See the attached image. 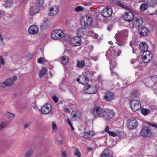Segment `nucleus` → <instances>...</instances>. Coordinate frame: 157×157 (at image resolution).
Listing matches in <instances>:
<instances>
[{
	"label": "nucleus",
	"mask_w": 157,
	"mask_h": 157,
	"mask_svg": "<svg viewBox=\"0 0 157 157\" xmlns=\"http://www.w3.org/2000/svg\"><path fill=\"white\" fill-rule=\"evenodd\" d=\"M139 96V93L137 91H135L132 92L131 97L132 98H137Z\"/></svg>",
	"instance_id": "nucleus-33"
},
{
	"label": "nucleus",
	"mask_w": 157,
	"mask_h": 157,
	"mask_svg": "<svg viewBox=\"0 0 157 157\" xmlns=\"http://www.w3.org/2000/svg\"><path fill=\"white\" fill-rule=\"evenodd\" d=\"M113 3L117 4L119 6L122 8L128 10H130V8L122 4L121 2L118 0H113Z\"/></svg>",
	"instance_id": "nucleus-24"
},
{
	"label": "nucleus",
	"mask_w": 157,
	"mask_h": 157,
	"mask_svg": "<svg viewBox=\"0 0 157 157\" xmlns=\"http://www.w3.org/2000/svg\"><path fill=\"white\" fill-rule=\"evenodd\" d=\"M71 126V128L72 130H74V128L73 127L72 125H71V126Z\"/></svg>",
	"instance_id": "nucleus-59"
},
{
	"label": "nucleus",
	"mask_w": 157,
	"mask_h": 157,
	"mask_svg": "<svg viewBox=\"0 0 157 157\" xmlns=\"http://www.w3.org/2000/svg\"><path fill=\"white\" fill-rule=\"evenodd\" d=\"M148 6V5L146 3H142L140 7V11L142 12H144L147 9Z\"/></svg>",
	"instance_id": "nucleus-29"
},
{
	"label": "nucleus",
	"mask_w": 157,
	"mask_h": 157,
	"mask_svg": "<svg viewBox=\"0 0 157 157\" xmlns=\"http://www.w3.org/2000/svg\"><path fill=\"white\" fill-rule=\"evenodd\" d=\"M6 86V85L5 82V81L4 82H0V89H2Z\"/></svg>",
	"instance_id": "nucleus-41"
},
{
	"label": "nucleus",
	"mask_w": 157,
	"mask_h": 157,
	"mask_svg": "<svg viewBox=\"0 0 157 157\" xmlns=\"http://www.w3.org/2000/svg\"><path fill=\"white\" fill-rule=\"evenodd\" d=\"M108 133H109L111 136L113 137H115L117 135V134L116 133L112 131H110Z\"/></svg>",
	"instance_id": "nucleus-45"
},
{
	"label": "nucleus",
	"mask_w": 157,
	"mask_h": 157,
	"mask_svg": "<svg viewBox=\"0 0 157 157\" xmlns=\"http://www.w3.org/2000/svg\"><path fill=\"white\" fill-rule=\"evenodd\" d=\"M81 40L80 37L75 36L70 40V43L72 46L76 47L80 46L81 44Z\"/></svg>",
	"instance_id": "nucleus-10"
},
{
	"label": "nucleus",
	"mask_w": 157,
	"mask_h": 157,
	"mask_svg": "<svg viewBox=\"0 0 157 157\" xmlns=\"http://www.w3.org/2000/svg\"><path fill=\"white\" fill-rule=\"evenodd\" d=\"M92 20L90 16L85 15L81 20V25L84 27H88L92 24Z\"/></svg>",
	"instance_id": "nucleus-3"
},
{
	"label": "nucleus",
	"mask_w": 157,
	"mask_h": 157,
	"mask_svg": "<svg viewBox=\"0 0 157 157\" xmlns=\"http://www.w3.org/2000/svg\"><path fill=\"white\" fill-rule=\"evenodd\" d=\"M46 59L44 57H41L39 58L37 60V62L39 63L44 64L46 61Z\"/></svg>",
	"instance_id": "nucleus-36"
},
{
	"label": "nucleus",
	"mask_w": 157,
	"mask_h": 157,
	"mask_svg": "<svg viewBox=\"0 0 157 157\" xmlns=\"http://www.w3.org/2000/svg\"><path fill=\"white\" fill-rule=\"evenodd\" d=\"M29 125H30L28 123H26L24 125V129H25L26 128H28L29 127Z\"/></svg>",
	"instance_id": "nucleus-52"
},
{
	"label": "nucleus",
	"mask_w": 157,
	"mask_h": 157,
	"mask_svg": "<svg viewBox=\"0 0 157 157\" xmlns=\"http://www.w3.org/2000/svg\"><path fill=\"white\" fill-rule=\"evenodd\" d=\"M101 15L104 17H108L111 16L112 14V9L111 7L104 8L101 13Z\"/></svg>",
	"instance_id": "nucleus-8"
},
{
	"label": "nucleus",
	"mask_w": 157,
	"mask_h": 157,
	"mask_svg": "<svg viewBox=\"0 0 157 157\" xmlns=\"http://www.w3.org/2000/svg\"><path fill=\"white\" fill-rule=\"evenodd\" d=\"M134 21L133 23V25L134 26L139 27L142 25L143 21L142 18L140 17H135L134 18Z\"/></svg>",
	"instance_id": "nucleus-16"
},
{
	"label": "nucleus",
	"mask_w": 157,
	"mask_h": 157,
	"mask_svg": "<svg viewBox=\"0 0 157 157\" xmlns=\"http://www.w3.org/2000/svg\"><path fill=\"white\" fill-rule=\"evenodd\" d=\"M59 143L60 144H63V141L61 140H59Z\"/></svg>",
	"instance_id": "nucleus-56"
},
{
	"label": "nucleus",
	"mask_w": 157,
	"mask_h": 157,
	"mask_svg": "<svg viewBox=\"0 0 157 157\" xmlns=\"http://www.w3.org/2000/svg\"><path fill=\"white\" fill-rule=\"evenodd\" d=\"M122 34L124 36H127L128 35V32L126 30H123Z\"/></svg>",
	"instance_id": "nucleus-43"
},
{
	"label": "nucleus",
	"mask_w": 157,
	"mask_h": 157,
	"mask_svg": "<svg viewBox=\"0 0 157 157\" xmlns=\"http://www.w3.org/2000/svg\"><path fill=\"white\" fill-rule=\"evenodd\" d=\"M88 77L87 75H82L77 78V81L79 83L85 85L88 82Z\"/></svg>",
	"instance_id": "nucleus-12"
},
{
	"label": "nucleus",
	"mask_w": 157,
	"mask_h": 157,
	"mask_svg": "<svg viewBox=\"0 0 157 157\" xmlns=\"http://www.w3.org/2000/svg\"><path fill=\"white\" fill-rule=\"evenodd\" d=\"M85 65L84 61H78L77 62V66L79 68H83Z\"/></svg>",
	"instance_id": "nucleus-32"
},
{
	"label": "nucleus",
	"mask_w": 157,
	"mask_h": 157,
	"mask_svg": "<svg viewBox=\"0 0 157 157\" xmlns=\"http://www.w3.org/2000/svg\"><path fill=\"white\" fill-rule=\"evenodd\" d=\"M109 63L110 64V69L111 71V75H113L114 74L116 76H118V74L117 73H116V72L113 71V69L114 68L115 66L112 65L111 61H109Z\"/></svg>",
	"instance_id": "nucleus-31"
},
{
	"label": "nucleus",
	"mask_w": 157,
	"mask_h": 157,
	"mask_svg": "<svg viewBox=\"0 0 157 157\" xmlns=\"http://www.w3.org/2000/svg\"><path fill=\"white\" fill-rule=\"evenodd\" d=\"M94 132L91 131L84 132V136L87 138H90L94 135Z\"/></svg>",
	"instance_id": "nucleus-28"
},
{
	"label": "nucleus",
	"mask_w": 157,
	"mask_h": 157,
	"mask_svg": "<svg viewBox=\"0 0 157 157\" xmlns=\"http://www.w3.org/2000/svg\"><path fill=\"white\" fill-rule=\"evenodd\" d=\"M61 157H67V155L65 151L62 152L61 154Z\"/></svg>",
	"instance_id": "nucleus-50"
},
{
	"label": "nucleus",
	"mask_w": 157,
	"mask_h": 157,
	"mask_svg": "<svg viewBox=\"0 0 157 157\" xmlns=\"http://www.w3.org/2000/svg\"><path fill=\"white\" fill-rule=\"evenodd\" d=\"M127 126L130 130L135 129L138 125V122L136 119L131 118L127 121Z\"/></svg>",
	"instance_id": "nucleus-1"
},
{
	"label": "nucleus",
	"mask_w": 157,
	"mask_h": 157,
	"mask_svg": "<svg viewBox=\"0 0 157 157\" xmlns=\"http://www.w3.org/2000/svg\"><path fill=\"white\" fill-rule=\"evenodd\" d=\"M130 45L132 47V43L131 42H130Z\"/></svg>",
	"instance_id": "nucleus-62"
},
{
	"label": "nucleus",
	"mask_w": 157,
	"mask_h": 157,
	"mask_svg": "<svg viewBox=\"0 0 157 157\" xmlns=\"http://www.w3.org/2000/svg\"><path fill=\"white\" fill-rule=\"evenodd\" d=\"M115 38L118 46H121L124 45V41L121 34L120 33L116 34Z\"/></svg>",
	"instance_id": "nucleus-15"
},
{
	"label": "nucleus",
	"mask_w": 157,
	"mask_h": 157,
	"mask_svg": "<svg viewBox=\"0 0 157 157\" xmlns=\"http://www.w3.org/2000/svg\"><path fill=\"white\" fill-rule=\"evenodd\" d=\"M104 110L99 106H97L94 108L92 111V113L95 117H101L102 115Z\"/></svg>",
	"instance_id": "nucleus-9"
},
{
	"label": "nucleus",
	"mask_w": 157,
	"mask_h": 157,
	"mask_svg": "<svg viewBox=\"0 0 157 157\" xmlns=\"http://www.w3.org/2000/svg\"><path fill=\"white\" fill-rule=\"evenodd\" d=\"M94 37L96 39L98 38V35H95L94 36Z\"/></svg>",
	"instance_id": "nucleus-60"
},
{
	"label": "nucleus",
	"mask_w": 157,
	"mask_h": 157,
	"mask_svg": "<svg viewBox=\"0 0 157 157\" xmlns=\"http://www.w3.org/2000/svg\"><path fill=\"white\" fill-rule=\"evenodd\" d=\"M49 22L48 19L44 20L40 26V28L43 29H45L49 27Z\"/></svg>",
	"instance_id": "nucleus-26"
},
{
	"label": "nucleus",
	"mask_w": 157,
	"mask_h": 157,
	"mask_svg": "<svg viewBox=\"0 0 157 157\" xmlns=\"http://www.w3.org/2000/svg\"><path fill=\"white\" fill-rule=\"evenodd\" d=\"M109 130V127L108 126H106V128H105V131L106 132V133H108L110 131Z\"/></svg>",
	"instance_id": "nucleus-51"
},
{
	"label": "nucleus",
	"mask_w": 157,
	"mask_h": 157,
	"mask_svg": "<svg viewBox=\"0 0 157 157\" xmlns=\"http://www.w3.org/2000/svg\"><path fill=\"white\" fill-rule=\"evenodd\" d=\"M12 4L13 2L12 0L6 1L5 2V6L7 7H10L12 6Z\"/></svg>",
	"instance_id": "nucleus-39"
},
{
	"label": "nucleus",
	"mask_w": 157,
	"mask_h": 157,
	"mask_svg": "<svg viewBox=\"0 0 157 157\" xmlns=\"http://www.w3.org/2000/svg\"><path fill=\"white\" fill-rule=\"evenodd\" d=\"M141 111L143 115H146L148 114L150 112V110L148 109L143 108L141 109Z\"/></svg>",
	"instance_id": "nucleus-34"
},
{
	"label": "nucleus",
	"mask_w": 157,
	"mask_h": 157,
	"mask_svg": "<svg viewBox=\"0 0 157 157\" xmlns=\"http://www.w3.org/2000/svg\"><path fill=\"white\" fill-rule=\"evenodd\" d=\"M60 59L61 63L64 65H65L68 62L69 58L67 56H62Z\"/></svg>",
	"instance_id": "nucleus-25"
},
{
	"label": "nucleus",
	"mask_w": 157,
	"mask_h": 157,
	"mask_svg": "<svg viewBox=\"0 0 157 157\" xmlns=\"http://www.w3.org/2000/svg\"><path fill=\"white\" fill-rule=\"evenodd\" d=\"M129 11L124 13L123 16V19L128 22H130L133 21L134 18V15L133 11L130 9Z\"/></svg>",
	"instance_id": "nucleus-7"
},
{
	"label": "nucleus",
	"mask_w": 157,
	"mask_h": 157,
	"mask_svg": "<svg viewBox=\"0 0 157 157\" xmlns=\"http://www.w3.org/2000/svg\"><path fill=\"white\" fill-rule=\"evenodd\" d=\"M66 121L70 126H71V125H72L69 118L67 119Z\"/></svg>",
	"instance_id": "nucleus-54"
},
{
	"label": "nucleus",
	"mask_w": 157,
	"mask_h": 157,
	"mask_svg": "<svg viewBox=\"0 0 157 157\" xmlns=\"http://www.w3.org/2000/svg\"><path fill=\"white\" fill-rule=\"evenodd\" d=\"M52 98L55 103H56L58 101V99L56 96H53L52 97Z\"/></svg>",
	"instance_id": "nucleus-46"
},
{
	"label": "nucleus",
	"mask_w": 157,
	"mask_h": 157,
	"mask_svg": "<svg viewBox=\"0 0 157 157\" xmlns=\"http://www.w3.org/2000/svg\"><path fill=\"white\" fill-rule=\"evenodd\" d=\"M59 10L57 7H52L50 8L49 15L51 16L56 15L58 13Z\"/></svg>",
	"instance_id": "nucleus-21"
},
{
	"label": "nucleus",
	"mask_w": 157,
	"mask_h": 157,
	"mask_svg": "<svg viewBox=\"0 0 157 157\" xmlns=\"http://www.w3.org/2000/svg\"><path fill=\"white\" fill-rule=\"evenodd\" d=\"M140 134L143 137L149 136L151 135V132L149 128L144 126L141 130Z\"/></svg>",
	"instance_id": "nucleus-14"
},
{
	"label": "nucleus",
	"mask_w": 157,
	"mask_h": 157,
	"mask_svg": "<svg viewBox=\"0 0 157 157\" xmlns=\"http://www.w3.org/2000/svg\"><path fill=\"white\" fill-rule=\"evenodd\" d=\"M139 49L141 52L144 53L148 51V47L146 43L144 42L140 43L139 45Z\"/></svg>",
	"instance_id": "nucleus-18"
},
{
	"label": "nucleus",
	"mask_w": 157,
	"mask_h": 157,
	"mask_svg": "<svg viewBox=\"0 0 157 157\" xmlns=\"http://www.w3.org/2000/svg\"><path fill=\"white\" fill-rule=\"evenodd\" d=\"M74 154L78 156V157H80L81 156V154L79 151L77 150H76V152H75Z\"/></svg>",
	"instance_id": "nucleus-48"
},
{
	"label": "nucleus",
	"mask_w": 157,
	"mask_h": 157,
	"mask_svg": "<svg viewBox=\"0 0 157 157\" xmlns=\"http://www.w3.org/2000/svg\"><path fill=\"white\" fill-rule=\"evenodd\" d=\"M142 55V59L143 62L145 63H147L150 62L152 58V55L151 53L149 51H147Z\"/></svg>",
	"instance_id": "nucleus-11"
},
{
	"label": "nucleus",
	"mask_w": 157,
	"mask_h": 157,
	"mask_svg": "<svg viewBox=\"0 0 157 157\" xmlns=\"http://www.w3.org/2000/svg\"><path fill=\"white\" fill-rule=\"evenodd\" d=\"M107 29L109 30H110V29L109 28V27H107Z\"/></svg>",
	"instance_id": "nucleus-64"
},
{
	"label": "nucleus",
	"mask_w": 157,
	"mask_h": 157,
	"mask_svg": "<svg viewBox=\"0 0 157 157\" xmlns=\"http://www.w3.org/2000/svg\"><path fill=\"white\" fill-rule=\"evenodd\" d=\"M114 96L113 93L108 92L104 97L105 100L107 101H110L113 99Z\"/></svg>",
	"instance_id": "nucleus-22"
},
{
	"label": "nucleus",
	"mask_w": 157,
	"mask_h": 157,
	"mask_svg": "<svg viewBox=\"0 0 157 157\" xmlns=\"http://www.w3.org/2000/svg\"><path fill=\"white\" fill-rule=\"evenodd\" d=\"M147 124L149 125L157 128V124H154L152 122H147Z\"/></svg>",
	"instance_id": "nucleus-42"
},
{
	"label": "nucleus",
	"mask_w": 157,
	"mask_h": 157,
	"mask_svg": "<svg viewBox=\"0 0 157 157\" xmlns=\"http://www.w3.org/2000/svg\"><path fill=\"white\" fill-rule=\"evenodd\" d=\"M63 34L61 30L56 29L52 32L51 36L52 38L54 40H59L63 37Z\"/></svg>",
	"instance_id": "nucleus-5"
},
{
	"label": "nucleus",
	"mask_w": 157,
	"mask_h": 157,
	"mask_svg": "<svg viewBox=\"0 0 157 157\" xmlns=\"http://www.w3.org/2000/svg\"><path fill=\"white\" fill-rule=\"evenodd\" d=\"M130 103L131 108L134 112L137 111L141 108V104L139 100L135 99L132 100L130 101Z\"/></svg>",
	"instance_id": "nucleus-2"
},
{
	"label": "nucleus",
	"mask_w": 157,
	"mask_h": 157,
	"mask_svg": "<svg viewBox=\"0 0 157 157\" xmlns=\"http://www.w3.org/2000/svg\"><path fill=\"white\" fill-rule=\"evenodd\" d=\"M52 129L54 132L56 131L57 129L56 125L54 122L53 123Z\"/></svg>",
	"instance_id": "nucleus-44"
},
{
	"label": "nucleus",
	"mask_w": 157,
	"mask_h": 157,
	"mask_svg": "<svg viewBox=\"0 0 157 157\" xmlns=\"http://www.w3.org/2000/svg\"><path fill=\"white\" fill-rule=\"evenodd\" d=\"M109 43L110 44H113V42L112 41H109Z\"/></svg>",
	"instance_id": "nucleus-61"
},
{
	"label": "nucleus",
	"mask_w": 157,
	"mask_h": 157,
	"mask_svg": "<svg viewBox=\"0 0 157 157\" xmlns=\"http://www.w3.org/2000/svg\"><path fill=\"white\" fill-rule=\"evenodd\" d=\"M100 157H108V155L104 153V152H103L100 155Z\"/></svg>",
	"instance_id": "nucleus-49"
},
{
	"label": "nucleus",
	"mask_w": 157,
	"mask_h": 157,
	"mask_svg": "<svg viewBox=\"0 0 157 157\" xmlns=\"http://www.w3.org/2000/svg\"><path fill=\"white\" fill-rule=\"evenodd\" d=\"M73 118H75L76 117H77V116H76V114H74L73 115Z\"/></svg>",
	"instance_id": "nucleus-58"
},
{
	"label": "nucleus",
	"mask_w": 157,
	"mask_h": 157,
	"mask_svg": "<svg viewBox=\"0 0 157 157\" xmlns=\"http://www.w3.org/2000/svg\"><path fill=\"white\" fill-rule=\"evenodd\" d=\"M44 0H36V4L38 6H41L44 4Z\"/></svg>",
	"instance_id": "nucleus-37"
},
{
	"label": "nucleus",
	"mask_w": 157,
	"mask_h": 157,
	"mask_svg": "<svg viewBox=\"0 0 157 157\" xmlns=\"http://www.w3.org/2000/svg\"><path fill=\"white\" fill-rule=\"evenodd\" d=\"M139 34L142 36H145L147 35L149 32L148 29L145 27L143 26L138 29Z\"/></svg>",
	"instance_id": "nucleus-19"
},
{
	"label": "nucleus",
	"mask_w": 157,
	"mask_h": 157,
	"mask_svg": "<svg viewBox=\"0 0 157 157\" xmlns=\"http://www.w3.org/2000/svg\"><path fill=\"white\" fill-rule=\"evenodd\" d=\"M84 10L83 7L78 6L76 7L75 9V10L76 12H79L82 11Z\"/></svg>",
	"instance_id": "nucleus-38"
},
{
	"label": "nucleus",
	"mask_w": 157,
	"mask_h": 157,
	"mask_svg": "<svg viewBox=\"0 0 157 157\" xmlns=\"http://www.w3.org/2000/svg\"><path fill=\"white\" fill-rule=\"evenodd\" d=\"M114 115V113L111 110H104L101 117L106 120H109L112 118Z\"/></svg>",
	"instance_id": "nucleus-6"
},
{
	"label": "nucleus",
	"mask_w": 157,
	"mask_h": 157,
	"mask_svg": "<svg viewBox=\"0 0 157 157\" xmlns=\"http://www.w3.org/2000/svg\"><path fill=\"white\" fill-rule=\"evenodd\" d=\"M85 29L82 28H79L77 31V36H82L85 33Z\"/></svg>",
	"instance_id": "nucleus-27"
},
{
	"label": "nucleus",
	"mask_w": 157,
	"mask_h": 157,
	"mask_svg": "<svg viewBox=\"0 0 157 157\" xmlns=\"http://www.w3.org/2000/svg\"><path fill=\"white\" fill-rule=\"evenodd\" d=\"M6 115L7 117L11 120H13L15 116L14 114L10 113L9 112H8L6 113Z\"/></svg>",
	"instance_id": "nucleus-35"
},
{
	"label": "nucleus",
	"mask_w": 157,
	"mask_h": 157,
	"mask_svg": "<svg viewBox=\"0 0 157 157\" xmlns=\"http://www.w3.org/2000/svg\"><path fill=\"white\" fill-rule=\"evenodd\" d=\"M17 77L14 76L12 78L8 79L5 81V82L6 86H10L13 84L17 80Z\"/></svg>",
	"instance_id": "nucleus-23"
},
{
	"label": "nucleus",
	"mask_w": 157,
	"mask_h": 157,
	"mask_svg": "<svg viewBox=\"0 0 157 157\" xmlns=\"http://www.w3.org/2000/svg\"><path fill=\"white\" fill-rule=\"evenodd\" d=\"M52 106L50 103H47L41 108V111L42 114H46L52 110Z\"/></svg>",
	"instance_id": "nucleus-13"
},
{
	"label": "nucleus",
	"mask_w": 157,
	"mask_h": 157,
	"mask_svg": "<svg viewBox=\"0 0 157 157\" xmlns=\"http://www.w3.org/2000/svg\"><path fill=\"white\" fill-rule=\"evenodd\" d=\"M6 125V124L4 123H2L0 125V131L2 130V129Z\"/></svg>",
	"instance_id": "nucleus-47"
},
{
	"label": "nucleus",
	"mask_w": 157,
	"mask_h": 157,
	"mask_svg": "<svg viewBox=\"0 0 157 157\" xmlns=\"http://www.w3.org/2000/svg\"><path fill=\"white\" fill-rule=\"evenodd\" d=\"M47 71V69L45 67H43L40 71L39 74V76L41 78L45 74Z\"/></svg>",
	"instance_id": "nucleus-30"
},
{
	"label": "nucleus",
	"mask_w": 157,
	"mask_h": 157,
	"mask_svg": "<svg viewBox=\"0 0 157 157\" xmlns=\"http://www.w3.org/2000/svg\"><path fill=\"white\" fill-rule=\"evenodd\" d=\"M135 62L134 61H133V60H132L131 62V63L132 64H133Z\"/></svg>",
	"instance_id": "nucleus-63"
},
{
	"label": "nucleus",
	"mask_w": 157,
	"mask_h": 157,
	"mask_svg": "<svg viewBox=\"0 0 157 157\" xmlns=\"http://www.w3.org/2000/svg\"><path fill=\"white\" fill-rule=\"evenodd\" d=\"M39 7L38 6H34L31 7L29 10V13L32 16L34 15L39 11Z\"/></svg>",
	"instance_id": "nucleus-20"
},
{
	"label": "nucleus",
	"mask_w": 157,
	"mask_h": 157,
	"mask_svg": "<svg viewBox=\"0 0 157 157\" xmlns=\"http://www.w3.org/2000/svg\"><path fill=\"white\" fill-rule=\"evenodd\" d=\"M64 110L67 112H68L69 113L70 112V111L69 110V109L68 108H65Z\"/></svg>",
	"instance_id": "nucleus-55"
},
{
	"label": "nucleus",
	"mask_w": 157,
	"mask_h": 157,
	"mask_svg": "<svg viewBox=\"0 0 157 157\" xmlns=\"http://www.w3.org/2000/svg\"><path fill=\"white\" fill-rule=\"evenodd\" d=\"M28 31L30 34L35 35L38 33V28L36 25H32L29 27Z\"/></svg>",
	"instance_id": "nucleus-17"
},
{
	"label": "nucleus",
	"mask_w": 157,
	"mask_h": 157,
	"mask_svg": "<svg viewBox=\"0 0 157 157\" xmlns=\"http://www.w3.org/2000/svg\"><path fill=\"white\" fill-rule=\"evenodd\" d=\"M97 91L96 86L92 84V85L87 84L84 87V91L86 94H92L95 93Z\"/></svg>",
	"instance_id": "nucleus-4"
},
{
	"label": "nucleus",
	"mask_w": 157,
	"mask_h": 157,
	"mask_svg": "<svg viewBox=\"0 0 157 157\" xmlns=\"http://www.w3.org/2000/svg\"><path fill=\"white\" fill-rule=\"evenodd\" d=\"M117 52H115L114 53V55L115 56H119L120 55V51L119 50H118Z\"/></svg>",
	"instance_id": "nucleus-53"
},
{
	"label": "nucleus",
	"mask_w": 157,
	"mask_h": 157,
	"mask_svg": "<svg viewBox=\"0 0 157 157\" xmlns=\"http://www.w3.org/2000/svg\"><path fill=\"white\" fill-rule=\"evenodd\" d=\"M92 150L91 148L90 147H88L87 148V150L88 151H90Z\"/></svg>",
	"instance_id": "nucleus-57"
},
{
	"label": "nucleus",
	"mask_w": 157,
	"mask_h": 157,
	"mask_svg": "<svg viewBox=\"0 0 157 157\" xmlns=\"http://www.w3.org/2000/svg\"><path fill=\"white\" fill-rule=\"evenodd\" d=\"M33 151L32 150H30L28 151L25 154V157H29L33 153Z\"/></svg>",
	"instance_id": "nucleus-40"
}]
</instances>
